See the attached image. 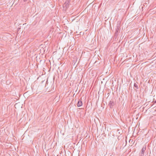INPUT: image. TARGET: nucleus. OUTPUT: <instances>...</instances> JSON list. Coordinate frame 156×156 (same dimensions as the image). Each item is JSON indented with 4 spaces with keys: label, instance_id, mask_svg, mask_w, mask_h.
Returning a JSON list of instances; mask_svg holds the SVG:
<instances>
[{
    "label": "nucleus",
    "instance_id": "f257e3e1",
    "mask_svg": "<svg viewBox=\"0 0 156 156\" xmlns=\"http://www.w3.org/2000/svg\"><path fill=\"white\" fill-rule=\"evenodd\" d=\"M69 0H67L66 2L63 5V7L67 8L69 7Z\"/></svg>",
    "mask_w": 156,
    "mask_h": 156
},
{
    "label": "nucleus",
    "instance_id": "7ed1b4c3",
    "mask_svg": "<svg viewBox=\"0 0 156 156\" xmlns=\"http://www.w3.org/2000/svg\"><path fill=\"white\" fill-rule=\"evenodd\" d=\"M115 105V103L113 102V101L111 100L110 101L109 103V106L110 108H112Z\"/></svg>",
    "mask_w": 156,
    "mask_h": 156
},
{
    "label": "nucleus",
    "instance_id": "1a4fd4ad",
    "mask_svg": "<svg viewBox=\"0 0 156 156\" xmlns=\"http://www.w3.org/2000/svg\"><path fill=\"white\" fill-rule=\"evenodd\" d=\"M16 104L15 105V106H16Z\"/></svg>",
    "mask_w": 156,
    "mask_h": 156
},
{
    "label": "nucleus",
    "instance_id": "6e6552de",
    "mask_svg": "<svg viewBox=\"0 0 156 156\" xmlns=\"http://www.w3.org/2000/svg\"><path fill=\"white\" fill-rule=\"evenodd\" d=\"M155 103H156V100L155 101Z\"/></svg>",
    "mask_w": 156,
    "mask_h": 156
},
{
    "label": "nucleus",
    "instance_id": "20e7f679",
    "mask_svg": "<svg viewBox=\"0 0 156 156\" xmlns=\"http://www.w3.org/2000/svg\"><path fill=\"white\" fill-rule=\"evenodd\" d=\"M146 150V147H143L142 150H141V156H143L144 155V151Z\"/></svg>",
    "mask_w": 156,
    "mask_h": 156
},
{
    "label": "nucleus",
    "instance_id": "39448f33",
    "mask_svg": "<svg viewBox=\"0 0 156 156\" xmlns=\"http://www.w3.org/2000/svg\"><path fill=\"white\" fill-rule=\"evenodd\" d=\"M82 102L81 101L79 100L78 101L77 104V106L78 107H80L82 105Z\"/></svg>",
    "mask_w": 156,
    "mask_h": 156
},
{
    "label": "nucleus",
    "instance_id": "0eeeda50",
    "mask_svg": "<svg viewBox=\"0 0 156 156\" xmlns=\"http://www.w3.org/2000/svg\"><path fill=\"white\" fill-rule=\"evenodd\" d=\"M27 1V0H23V1H24V2H26V1Z\"/></svg>",
    "mask_w": 156,
    "mask_h": 156
},
{
    "label": "nucleus",
    "instance_id": "f03ea898",
    "mask_svg": "<svg viewBox=\"0 0 156 156\" xmlns=\"http://www.w3.org/2000/svg\"><path fill=\"white\" fill-rule=\"evenodd\" d=\"M120 27L119 25L118 24L116 26V29L115 32V34L116 35L118 34V33L120 31Z\"/></svg>",
    "mask_w": 156,
    "mask_h": 156
},
{
    "label": "nucleus",
    "instance_id": "423d86ee",
    "mask_svg": "<svg viewBox=\"0 0 156 156\" xmlns=\"http://www.w3.org/2000/svg\"><path fill=\"white\" fill-rule=\"evenodd\" d=\"M134 87H135L137 89H138V86L136 84V83H134Z\"/></svg>",
    "mask_w": 156,
    "mask_h": 156
}]
</instances>
